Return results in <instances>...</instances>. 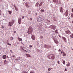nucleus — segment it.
<instances>
[{
    "label": "nucleus",
    "instance_id": "2f4dec72",
    "mask_svg": "<svg viewBox=\"0 0 73 73\" xmlns=\"http://www.w3.org/2000/svg\"><path fill=\"white\" fill-rule=\"evenodd\" d=\"M54 3H56L57 1V0H53Z\"/></svg>",
    "mask_w": 73,
    "mask_h": 73
},
{
    "label": "nucleus",
    "instance_id": "20e7f679",
    "mask_svg": "<svg viewBox=\"0 0 73 73\" xmlns=\"http://www.w3.org/2000/svg\"><path fill=\"white\" fill-rule=\"evenodd\" d=\"M44 46L45 48H47V49H49V48H50L51 46L50 45H46L45 44Z\"/></svg>",
    "mask_w": 73,
    "mask_h": 73
},
{
    "label": "nucleus",
    "instance_id": "864d4df0",
    "mask_svg": "<svg viewBox=\"0 0 73 73\" xmlns=\"http://www.w3.org/2000/svg\"><path fill=\"white\" fill-rule=\"evenodd\" d=\"M24 16H23V17H22V19H24Z\"/></svg>",
    "mask_w": 73,
    "mask_h": 73
},
{
    "label": "nucleus",
    "instance_id": "09e8293b",
    "mask_svg": "<svg viewBox=\"0 0 73 73\" xmlns=\"http://www.w3.org/2000/svg\"><path fill=\"white\" fill-rule=\"evenodd\" d=\"M30 21H32V18H31L30 19Z\"/></svg>",
    "mask_w": 73,
    "mask_h": 73
},
{
    "label": "nucleus",
    "instance_id": "5701e85b",
    "mask_svg": "<svg viewBox=\"0 0 73 73\" xmlns=\"http://www.w3.org/2000/svg\"><path fill=\"white\" fill-rule=\"evenodd\" d=\"M70 37L71 38H73V33H71L70 35Z\"/></svg>",
    "mask_w": 73,
    "mask_h": 73
},
{
    "label": "nucleus",
    "instance_id": "0e129e2a",
    "mask_svg": "<svg viewBox=\"0 0 73 73\" xmlns=\"http://www.w3.org/2000/svg\"><path fill=\"white\" fill-rule=\"evenodd\" d=\"M68 19H70V17L69 18H68Z\"/></svg>",
    "mask_w": 73,
    "mask_h": 73
},
{
    "label": "nucleus",
    "instance_id": "f8f14e48",
    "mask_svg": "<svg viewBox=\"0 0 73 73\" xmlns=\"http://www.w3.org/2000/svg\"><path fill=\"white\" fill-rule=\"evenodd\" d=\"M21 19L19 18L18 19V23H19V24H21Z\"/></svg>",
    "mask_w": 73,
    "mask_h": 73
},
{
    "label": "nucleus",
    "instance_id": "dca6fc26",
    "mask_svg": "<svg viewBox=\"0 0 73 73\" xmlns=\"http://www.w3.org/2000/svg\"><path fill=\"white\" fill-rule=\"evenodd\" d=\"M63 39L64 40V41H65V42H66V39L65 38L63 37Z\"/></svg>",
    "mask_w": 73,
    "mask_h": 73
},
{
    "label": "nucleus",
    "instance_id": "393cba45",
    "mask_svg": "<svg viewBox=\"0 0 73 73\" xmlns=\"http://www.w3.org/2000/svg\"><path fill=\"white\" fill-rule=\"evenodd\" d=\"M15 10L17 11H18V10L19 9V8L18 7H16L15 8Z\"/></svg>",
    "mask_w": 73,
    "mask_h": 73
},
{
    "label": "nucleus",
    "instance_id": "c756f323",
    "mask_svg": "<svg viewBox=\"0 0 73 73\" xmlns=\"http://www.w3.org/2000/svg\"><path fill=\"white\" fill-rule=\"evenodd\" d=\"M54 42H55V43L56 44H58V41H55Z\"/></svg>",
    "mask_w": 73,
    "mask_h": 73
},
{
    "label": "nucleus",
    "instance_id": "473e14b6",
    "mask_svg": "<svg viewBox=\"0 0 73 73\" xmlns=\"http://www.w3.org/2000/svg\"><path fill=\"white\" fill-rule=\"evenodd\" d=\"M63 64H65V61L63 60Z\"/></svg>",
    "mask_w": 73,
    "mask_h": 73
},
{
    "label": "nucleus",
    "instance_id": "423d86ee",
    "mask_svg": "<svg viewBox=\"0 0 73 73\" xmlns=\"http://www.w3.org/2000/svg\"><path fill=\"white\" fill-rule=\"evenodd\" d=\"M25 6L27 7V8H28V7H29V6H30V5H29V3L28 2L25 3Z\"/></svg>",
    "mask_w": 73,
    "mask_h": 73
},
{
    "label": "nucleus",
    "instance_id": "9d476101",
    "mask_svg": "<svg viewBox=\"0 0 73 73\" xmlns=\"http://www.w3.org/2000/svg\"><path fill=\"white\" fill-rule=\"evenodd\" d=\"M40 18H41L42 20V21H44L45 19V17H44V16H41V17H40Z\"/></svg>",
    "mask_w": 73,
    "mask_h": 73
},
{
    "label": "nucleus",
    "instance_id": "a19ab883",
    "mask_svg": "<svg viewBox=\"0 0 73 73\" xmlns=\"http://www.w3.org/2000/svg\"><path fill=\"white\" fill-rule=\"evenodd\" d=\"M7 45H10V46H11V44H9V43H7Z\"/></svg>",
    "mask_w": 73,
    "mask_h": 73
},
{
    "label": "nucleus",
    "instance_id": "f3484780",
    "mask_svg": "<svg viewBox=\"0 0 73 73\" xmlns=\"http://www.w3.org/2000/svg\"><path fill=\"white\" fill-rule=\"evenodd\" d=\"M6 55H4L2 57V58L3 59H5L6 58Z\"/></svg>",
    "mask_w": 73,
    "mask_h": 73
},
{
    "label": "nucleus",
    "instance_id": "49530a36",
    "mask_svg": "<svg viewBox=\"0 0 73 73\" xmlns=\"http://www.w3.org/2000/svg\"><path fill=\"white\" fill-rule=\"evenodd\" d=\"M1 11L0 10V15H1Z\"/></svg>",
    "mask_w": 73,
    "mask_h": 73
},
{
    "label": "nucleus",
    "instance_id": "ddd939ff",
    "mask_svg": "<svg viewBox=\"0 0 73 73\" xmlns=\"http://www.w3.org/2000/svg\"><path fill=\"white\" fill-rule=\"evenodd\" d=\"M39 5H40V3H37L35 5V7H38Z\"/></svg>",
    "mask_w": 73,
    "mask_h": 73
},
{
    "label": "nucleus",
    "instance_id": "39448f33",
    "mask_svg": "<svg viewBox=\"0 0 73 73\" xmlns=\"http://www.w3.org/2000/svg\"><path fill=\"white\" fill-rule=\"evenodd\" d=\"M50 28L53 29L54 30H55L56 29V26L54 25H51L50 26Z\"/></svg>",
    "mask_w": 73,
    "mask_h": 73
},
{
    "label": "nucleus",
    "instance_id": "cd10ccee",
    "mask_svg": "<svg viewBox=\"0 0 73 73\" xmlns=\"http://www.w3.org/2000/svg\"><path fill=\"white\" fill-rule=\"evenodd\" d=\"M32 46H33V45H30L29 46V47L30 48H32Z\"/></svg>",
    "mask_w": 73,
    "mask_h": 73
},
{
    "label": "nucleus",
    "instance_id": "7c9ffc66",
    "mask_svg": "<svg viewBox=\"0 0 73 73\" xmlns=\"http://www.w3.org/2000/svg\"><path fill=\"white\" fill-rule=\"evenodd\" d=\"M8 12L9 13V14H11V13H12V11H9Z\"/></svg>",
    "mask_w": 73,
    "mask_h": 73
},
{
    "label": "nucleus",
    "instance_id": "72a5a7b5",
    "mask_svg": "<svg viewBox=\"0 0 73 73\" xmlns=\"http://www.w3.org/2000/svg\"><path fill=\"white\" fill-rule=\"evenodd\" d=\"M52 40H54V41H55V38L54 37H52Z\"/></svg>",
    "mask_w": 73,
    "mask_h": 73
},
{
    "label": "nucleus",
    "instance_id": "e433bc0d",
    "mask_svg": "<svg viewBox=\"0 0 73 73\" xmlns=\"http://www.w3.org/2000/svg\"><path fill=\"white\" fill-rule=\"evenodd\" d=\"M10 38V40H13V37H11Z\"/></svg>",
    "mask_w": 73,
    "mask_h": 73
},
{
    "label": "nucleus",
    "instance_id": "a211bd4d",
    "mask_svg": "<svg viewBox=\"0 0 73 73\" xmlns=\"http://www.w3.org/2000/svg\"><path fill=\"white\" fill-rule=\"evenodd\" d=\"M26 56H27V57H30L31 56H30V55L29 54H26Z\"/></svg>",
    "mask_w": 73,
    "mask_h": 73
},
{
    "label": "nucleus",
    "instance_id": "4c0bfd02",
    "mask_svg": "<svg viewBox=\"0 0 73 73\" xmlns=\"http://www.w3.org/2000/svg\"><path fill=\"white\" fill-rule=\"evenodd\" d=\"M55 32L56 34L58 33V32H57V30H56V31H55Z\"/></svg>",
    "mask_w": 73,
    "mask_h": 73
},
{
    "label": "nucleus",
    "instance_id": "4468645a",
    "mask_svg": "<svg viewBox=\"0 0 73 73\" xmlns=\"http://www.w3.org/2000/svg\"><path fill=\"white\" fill-rule=\"evenodd\" d=\"M60 12H63V10H62V7H60Z\"/></svg>",
    "mask_w": 73,
    "mask_h": 73
},
{
    "label": "nucleus",
    "instance_id": "5fc2aeb1",
    "mask_svg": "<svg viewBox=\"0 0 73 73\" xmlns=\"http://www.w3.org/2000/svg\"><path fill=\"white\" fill-rule=\"evenodd\" d=\"M2 1V0H0V3H1Z\"/></svg>",
    "mask_w": 73,
    "mask_h": 73
},
{
    "label": "nucleus",
    "instance_id": "37998d69",
    "mask_svg": "<svg viewBox=\"0 0 73 73\" xmlns=\"http://www.w3.org/2000/svg\"><path fill=\"white\" fill-rule=\"evenodd\" d=\"M22 41V39L21 38H19V41Z\"/></svg>",
    "mask_w": 73,
    "mask_h": 73
},
{
    "label": "nucleus",
    "instance_id": "412c9836",
    "mask_svg": "<svg viewBox=\"0 0 73 73\" xmlns=\"http://www.w3.org/2000/svg\"><path fill=\"white\" fill-rule=\"evenodd\" d=\"M42 3H43V2H41L40 3V4L39 5V7H41V5H42Z\"/></svg>",
    "mask_w": 73,
    "mask_h": 73
},
{
    "label": "nucleus",
    "instance_id": "774afa93",
    "mask_svg": "<svg viewBox=\"0 0 73 73\" xmlns=\"http://www.w3.org/2000/svg\"><path fill=\"white\" fill-rule=\"evenodd\" d=\"M72 50H73V49L72 48Z\"/></svg>",
    "mask_w": 73,
    "mask_h": 73
},
{
    "label": "nucleus",
    "instance_id": "a878e982",
    "mask_svg": "<svg viewBox=\"0 0 73 73\" xmlns=\"http://www.w3.org/2000/svg\"><path fill=\"white\" fill-rule=\"evenodd\" d=\"M51 16H52L51 17L52 19H54V17H53V14H51Z\"/></svg>",
    "mask_w": 73,
    "mask_h": 73
},
{
    "label": "nucleus",
    "instance_id": "4be33fe9",
    "mask_svg": "<svg viewBox=\"0 0 73 73\" xmlns=\"http://www.w3.org/2000/svg\"><path fill=\"white\" fill-rule=\"evenodd\" d=\"M20 47L21 49H23V50H24V47L21 46H20Z\"/></svg>",
    "mask_w": 73,
    "mask_h": 73
},
{
    "label": "nucleus",
    "instance_id": "b1692460",
    "mask_svg": "<svg viewBox=\"0 0 73 73\" xmlns=\"http://www.w3.org/2000/svg\"><path fill=\"white\" fill-rule=\"evenodd\" d=\"M7 61H6V60H5V61H4V64H7Z\"/></svg>",
    "mask_w": 73,
    "mask_h": 73
},
{
    "label": "nucleus",
    "instance_id": "c9c22d12",
    "mask_svg": "<svg viewBox=\"0 0 73 73\" xmlns=\"http://www.w3.org/2000/svg\"><path fill=\"white\" fill-rule=\"evenodd\" d=\"M12 56V57H13V58H15V55L13 54Z\"/></svg>",
    "mask_w": 73,
    "mask_h": 73
},
{
    "label": "nucleus",
    "instance_id": "2eb2a0df",
    "mask_svg": "<svg viewBox=\"0 0 73 73\" xmlns=\"http://www.w3.org/2000/svg\"><path fill=\"white\" fill-rule=\"evenodd\" d=\"M58 4H61V2L60 0H57Z\"/></svg>",
    "mask_w": 73,
    "mask_h": 73
},
{
    "label": "nucleus",
    "instance_id": "f704fd0d",
    "mask_svg": "<svg viewBox=\"0 0 73 73\" xmlns=\"http://www.w3.org/2000/svg\"><path fill=\"white\" fill-rule=\"evenodd\" d=\"M57 61H58V64H60V61L58 60Z\"/></svg>",
    "mask_w": 73,
    "mask_h": 73
},
{
    "label": "nucleus",
    "instance_id": "c03bdc74",
    "mask_svg": "<svg viewBox=\"0 0 73 73\" xmlns=\"http://www.w3.org/2000/svg\"><path fill=\"white\" fill-rule=\"evenodd\" d=\"M52 37H54V35L53 34L52 35Z\"/></svg>",
    "mask_w": 73,
    "mask_h": 73
},
{
    "label": "nucleus",
    "instance_id": "0eeeda50",
    "mask_svg": "<svg viewBox=\"0 0 73 73\" xmlns=\"http://www.w3.org/2000/svg\"><path fill=\"white\" fill-rule=\"evenodd\" d=\"M12 25H13V23H12V21L9 22L8 26L9 27H12Z\"/></svg>",
    "mask_w": 73,
    "mask_h": 73
},
{
    "label": "nucleus",
    "instance_id": "6e6d98bb",
    "mask_svg": "<svg viewBox=\"0 0 73 73\" xmlns=\"http://www.w3.org/2000/svg\"><path fill=\"white\" fill-rule=\"evenodd\" d=\"M72 12H73V8H72Z\"/></svg>",
    "mask_w": 73,
    "mask_h": 73
},
{
    "label": "nucleus",
    "instance_id": "58836bf2",
    "mask_svg": "<svg viewBox=\"0 0 73 73\" xmlns=\"http://www.w3.org/2000/svg\"><path fill=\"white\" fill-rule=\"evenodd\" d=\"M51 69H52V68H48V70H49V71H50V70H51Z\"/></svg>",
    "mask_w": 73,
    "mask_h": 73
},
{
    "label": "nucleus",
    "instance_id": "de8ad7c7",
    "mask_svg": "<svg viewBox=\"0 0 73 73\" xmlns=\"http://www.w3.org/2000/svg\"><path fill=\"white\" fill-rule=\"evenodd\" d=\"M4 26H2V28H3V29H4Z\"/></svg>",
    "mask_w": 73,
    "mask_h": 73
},
{
    "label": "nucleus",
    "instance_id": "f03ea898",
    "mask_svg": "<svg viewBox=\"0 0 73 73\" xmlns=\"http://www.w3.org/2000/svg\"><path fill=\"white\" fill-rule=\"evenodd\" d=\"M50 21L48 20V19H45L44 20V23L45 24L44 25H48V24H49V23H50Z\"/></svg>",
    "mask_w": 73,
    "mask_h": 73
},
{
    "label": "nucleus",
    "instance_id": "052dcab7",
    "mask_svg": "<svg viewBox=\"0 0 73 73\" xmlns=\"http://www.w3.org/2000/svg\"><path fill=\"white\" fill-rule=\"evenodd\" d=\"M16 31H14V33H16Z\"/></svg>",
    "mask_w": 73,
    "mask_h": 73
},
{
    "label": "nucleus",
    "instance_id": "680f3d73",
    "mask_svg": "<svg viewBox=\"0 0 73 73\" xmlns=\"http://www.w3.org/2000/svg\"><path fill=\"white\" fill-rule=\"evenodd\" d=\"M10 52H12V50H10Z\"/></svg>",
    "mask_w": 73,
    "mask_h": 73
},
{
    "label": "nucleus",
    "instance_id": "13d9d810",
    "mask_svg": "<svg viewBox=\"0 0 73 73\" xmlns=\"http://www.w3.org/2000/svg\"><path fill=\"white\" fill-rule=\"evenodd\" d=\"M59 37H61V36H60V35H59Z\"/></svg>",
    "mask_w": 73,
    "mask_h": 73
},
{
    "label": "nucleus",
    "instance_id": "3c124183",
    "mask_svg": "<svg viewBox=\"0 0 73 73\" xmlns=\"http://www.w3.org/2000/svg\"><path fill=\"white\" fill-rule=\"evenodd\" d=\"M65 70L66 71H67V69H66V68H65Z\"/></svg>",
    "mask_w": 73,
    "mask_h": 73
},
{
    "label": "nucleus",
    "instance_id": "a18cd8bd",
    "mask_svg": "<svg viewBox=\"0 0 73 73\" xmlns=\"http://www.w3.org/2000/svg\"><path fill=\"white\" fill-rule=\"evenodd\" d=\"M43 38V36H40V38Z\"/></svg>",
    "mask_w": 73,
    "mask_h": 73
},
{
    "label": "nucleus",
    "instance_id": "1a4fd4ad",
    "mask_svg": "<svg viewBox=\"0 0 73 73\" xmlns=\"http://www.w3.org/2000/svg\"><path fill=\"white\" fill-rule=\"evenodd\" d=\"M68 12H69V11L66 10L64 13L65 15V16L66 17L68 16Z\"/></svg>",
    "mask_w": 73,
    "mask_h": 73
},
{
    "label": "nucleus",
    "instance_id": "338daca9",
    "mask_svg": "<svg viewBox=\"0 0 73 73\" xmlns=\"http://www.w3.org/2000/svg\"><path fill=\"white\" fill-rule=\"evenodd\" d=\"M24 73H26V72H24Z\"/></svg>",
    "mask_w": 73,
    "mask_h": 73
},
{
    "label": "nucleus",
    "instance_id": "6e6552de",
    "mask_svg": "<svg viewBox=\"0 0 73 73\" xmlns=\"http://www.w3.org/2000/svg\"><path fill=\"white\" fill-rule=\"evenodd\" d=\"M65 33L66 34H67L68 35H70L71 33V32L69 31V30H68L67 31H65Z\"/></svg>",
    "mask_w": 73,
    "mask_h": 73
},
{
    "label": "nucleus",
    "instance_id": "f257e3e1",
    "mask_svg": "<svg viewBox=\"0 0 73 73\" xmlns=\"http://www.w3.org/2000/svg\"><path fill=\"white\" fill-rule=\"evenodd\" d=\"M33 28L31 27H29V31L27 32V33L28 34H32V32H33Z\"/></svg>",
    "mask_w": 73,
    "mask_h": 73
},
{
    "label": "nucleus",
    "instance_id": "9b49d317",
    "mask_svg": "<svg viewBox=\"0 0 73 73\" xmlns=\"http://www.w3.org/2000/svg\"><path fill=\"white\" fill-rule=\"evenodd\" d=\"M31 38L33 40H35L36 39V38H35V36L33 35H32L31 36Z\"/></svg>",
    "mask_w": 73,
    "mask_h": 73
},
{
    "label": "nucleus",
    "instance_id": "bf43d9fd",
    "mask_svg": "<svg viewBox=\"0 0 73 73\" xmlns=\"http://www.w3.org/2000/svg\"><path fill=\"white\" fill-rule=\"evenodd\" d=\"M14 7H15V8H16V6H14Z\"/></svg>",
    "mask_w": 73,
    "mask_h": 73
},
{
    "label": "nucleus",
    "instance_id": "bb28decb",
    "mask_svg": "<svg viewBox=\"0 0 73 73\" xmlns=\"http://www.w3.org/2000/svg\"><path fill=\"white\" fill-rule=\"evenodd\" d=\"M67 66H70V63H68L67 64H66Z\"/></svg>",
    "mask_w": 73,
    "mask_h": 73
},
{
    "label": "nucleus",
    "instance_id": "7ed1b4c3",
    "mask_svg": "<svg viewBox=\"0 0 73 73\" xmlns=\"http://www.w3.org/2000/svg\"><path fill=\"white\" fill-rule=\"evenodd\" d=\"M48 57L49 59H52V58L53 60H54V55L53 54H50V55L48 56Z\"/></svg>",
    "mask_w": 73,
    "mask_h": 73
},
{
    "label": "nucleus",
    "instance_id": "c85d7f7f",
    "mask_svg": "<svg viewBox=\"0 0 73 73\" xmlns=\"http://www.w3.org/2000/svg\"><path fill=\"white\" fill-rule=\"evenodd\" d=\"M63 56H66V54H65V52H63Z\"/></svg>",
    "mask_w": 73,
    "mask_h": 73
},
{
    "label": "nucleus",
    "instance_id": "e2e57ef3",
    "mask_svg": "<svg viewBox=\"0 0 73 73\" xmlns=\"http://www.w3.org/2000/svg\"><path fill=\"white\" fill-rule=\"evenodd\" d=\"M17 44H19V42H17Z\"/></svg>",
    "mask_w": 73,
    "mask_h": 73
},
{
    "label": "nucleus",
    "instance_id": "8fccbe9b",
    "mask_svg": "<svg viewBox=\"0 0 73 73\" xmlns=\"http://www.w3.org/2000/svg\"><path fill=\"white\" fill-rule=\"evenodd\" d=\"M59 52L61 51V50L60 49H59L58 50Z\"/></svg>",
    "mask_w": 73,
    "mask_h": 73
},
{
    "label": "nucleus",
    "instance_id": "603ef678",
    "mask_svg": "<svg viewBox=\"0 0 73 73\" xmlns=\"http://www.w3.org/2000/svg\"><path fill=\"white\" fill-rule=\"evenodd\" d=\"M23 50H25V52H27V50H25L24 49Z\"/></svg>",
    "mask_w": 73,
    "mask_h": 73
},
{
    "label": "nucleus",
    "instance_id": "4d7b16f0",
    "mask_svg": "<svg viewBox=\"0 0 73 73\" xmlns=\"http://www.w3.org/2000/svg\"><path fill=\"white\" fill-rule=\"evenodd\" d=\"M63 52V51H62L61 52V53L62 54V53Z\"/></svg>",
    "mask_w": 73,
    "mask_h": 73
},
{
    "label": "nucleus",
    "instance_id": "69168bd1",
    "mask_svg": "<svg viewBox=\"0 0 73 73\" xmlns=\"http://www.w3.org/2000/svg\"><path fill=\"white\" fill-rule=\"evenodd\" d=\"M72 23L73 24V21H72Z\"/></svg>",
    "mask_w": 73,
    "mask_h": 73
},
{
    "label": "nucleus",
    "instance_id": "aec40b11",
    "mask_svg": "<svg viewBox=\"0 0 73 73\" xmlns=\"http://www.w3.org/2000/svg\"><path fill=\"white\" fill-rule=\"evenodd\" d=\"M15 60H17L18 62H20V58L15 59Z\"/></svg>",
    "mask_w": 73,
    "mask_h": 73
},
{
    "label": "nucleus",
    "instance_id": "ea45409f",
    "mask_svg": "<svg viewBox=\"0 0 73 73\" xmlns=\"http://www.w3.org/2000/svg\"><path fill=\"white\" fill-rule=\"evenodd\" d=\"M72 13V14H71V17H73V13Z\"/></svg>",
    "mask_w": 73,
    "mask_h": 73
},
{
    "label": "nucleus",
    "instance_id": "79ce46f5",
    "mask_svg": "<svg viewBox=\"0 0 73 73\" xmlns=\"http://www.w3.org/2000/svg\"><path fill=\"white\" fill-rule=\"evenodd\" d=\"M12 23H13H13H15V20H12Z\"/></svg>",
    "mask_w": 73,
    "mask_h": 73
},
{
    "label": "nucleus",
    "instance_id": "6ab92c4d",
    "mask_svg": "<svg viewBox=\"0 0 73 73\" xmlns=\"http://www.w3.org/2000/svg\"><path fill=\"white\" fill-rule=\"evenodd\" d=\"M40 12H41L42 13H43V12H45V10L44 9H42L40 10Z\"/></svg>",
    "mask_w": 73,
    "mask_h": 73
}]
</instances>
